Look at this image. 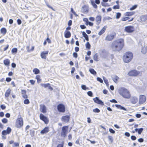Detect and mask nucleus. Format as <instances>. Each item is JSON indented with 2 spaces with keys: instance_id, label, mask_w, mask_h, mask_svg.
Listing matches in <instances>:
<instances>
[{
  "instance_id": "nucleus-58",
  "label": "nucleus",
  "mask_w": 147,
  "mask_h": 147,
  "mask_svg": "<svg viewBox=\"0 0 147 147\" xmlns=\"http://www.w3.org/2000/svg\"><path fill=\"white\" fill-rule=\"evenodd\" d=\"M72 21L70 20L68 22V25L69 26H71L72 24Z\"/></svg>"
},
{
  "instance_id": "nucleus-57",
  "label": "nucleus",
  "mask_w": 147,
  "mask_h": 147,
  "mask_svg": "<svg viewBox=\"0 0 147 147\" xmlns=\"http://www.w3.org/2000/svg\"><path fill=\"white\" fill-rule=\"evenodd\" d=\"M11 80V79L10 78H7L6 79V81L7 82H9Z\"/></svg>"
},
{
  "instance_id": "nucleus-28",
  "label": "nucleus",
  "mask_w": 147,
  "mask_h": 147,
  "mask_svg": "<svg viewBox=\"0 0 147 147\" xmlns=\"http://www.w3.org/2000/svg\"><path fill=\"white\" fill-rule=\"evenodd\" d=\"M82 33L83 37H84V38L87 41H88L89 40L88 36L86 34V33L84 32H82Z\"/></svg>"
},
{
  "instance_id": "nucleus-4",
  "label": "nucleus",
  "mask_w": 147,
  "mask_h": 147,
  "mask_svg": "<svg viewBox=\"0 0 147 147\" xmlns=\"http://www.w3.org/2000/svg\"><path fill=\"white\" fill-rule=\"evenodd\" d=\"M140 71L136 69H133L129 71L127 75L130 77H137L140 75Z\"/></svg>"
},
{
  "instance_id": "nucleus-30",
  "label": "nucleus",
  "mask_w": 147,
  "mask_h": 147,
  "mask_svg": "<svg viewBox=\"0 0 147 147\" xmlns=\"http://www.w3.org/2000/svg\"><path fill=\"white\" fill-rule=\"evenodd\" d=\"M10 63L8 59H6L4 61V63L6 65H8Z\"/></svg>"
},
{
  "instance_id": "nucleus-20",
  "label": "nucleus",
  "mask_w": 147,
  "mask_h": 147,
  "mask_svg": "<svg viewBox=\"0 0 147 147\" xmlns=\"http://www.w3.org/2000/svg\"><path fill=\"white\" fill-rule=\"evenodd\" d=\"M141 52L143 54H145L147 53V47L146 46H144L142 48Z\"/></svg>"
},
{
  "instance_id": "nucleus-56",
  "label": "nucleus",
  "mask_w": 147,
  "mask_h": 147,
  "mask_svg": "<svg viewBox=\"0 0 147 147\" xmlns=\"http://www.w3.org/2000/svg\"><path fill=\"white\" fill-rule=\"evenodd\" d=\"M80 28L82 29H84L86 28V26L84 25H80Z\"/></svg>"
},
{
  "instance_id": "nucleus-6",
  "label": "nucleus",
  "mask_w": 147,
  "mask_h": 147,
  "mask_svg": "<svg viewBox=\"0 0 147 147\" xmlns=\"http://www.w3.org/2000/svg\"><path fill=\"white\" fill-rule=\"evenodd\" d=\"M68 126H63L62 128V131L61 133V136L64 138L66 136V134L68 131Z\"/></svg>"
},
{
  "instance_id": "nucleus-62",
  "label": "nucleus",
  "mask_w": 147,
  "mask_h": 147,
  "mask_svg": "<svg viewBox=\"0 0 147 147\" xmlns=\"http://www.w3.org/2000/svg\"><path fill=\"white\" fill-rule=\"evenodd\" d=\"M9 23L10 24H12L13 23V20L12 19H10L9 20Z\"/></svg>"
},
{
  "instance_id": "nucleus-15",
  "label": "nucleus",
  "mask_w": 147,
  "mask_h": 147,
  "mask_svg": "<svg viewBox=\"0 0 147 147\" xmlns=\"http://www.w3.org/2000/svg\"><path fill=\"white\" fill-rule=\"evenodd\" d=\"M115 35L110 34L108 35L106 38V40L108 41H111L114 38Z\"/></svg>"
},
{
  "instance_id": "nucleus-36",
  "label": "nucleus",
  "mask_w": 147,
  "mask_h": 147,
  "mask_svg": "<svg viewBox=\"0 0 147 147\" xmlns=\"http://www.w3.org/2000/svg\"><path fill=\"white\" fill-rule=\"evenodd\" d=\"M121 16V14L119 12H118L116 13V18L118 19L120 18Z\"/></svg>"
},
{
  "instance_id": "nucleus-41",
  "label": "nucleus",
  "mask_w": 147,
  "mask_h": 147,
  "mask_svg": "<svg viewBox=\"0 0 147 147\" xmlns=\"http://www.w3.org/2000/svg\"><path fill=\"white\" fill-rule=\"evenodd\" d=\"M24 102L25 104H28L29 103L30 101L28 99H26L24 100Z\"/></svg>"
},
{
  "instance_id": "nucleus-13",
  "label": "nucleus",
  "mask_w": 147,
  "mask_h": 147,
  "mask_svg": "<svg viewBox=\"0 0 147 147\" xmlns=\"http://www.w3.org/2000/svg\"><path fill=\"white\" fill-rule=\"evenodd\" d=\"M70 119V117L69 115L63 116L61 117V120L65 122H68Z\"/></svg>"
},
{
  "instance_id": "nucleus-14",
  "label": "nucleus",
  "mask_w": 147,
  "mask_h": 147,
  "mask_svg": "<svg viewBox=\"0 0 147 147\" xmlns=\"http://www.w3.org/2000/svg\"><path fill=\"white\" fill-rule=\"evenodd\" d=\"M130 101L132 104H136L138 101V99L136 96H133L131 98Z\"/></svg>"
},
{
  "instance_id": "nucleus-37",
  "label": "nucleus",
  "mask_w": 147,
  "mask_h": 147,
  "mask_svg": "<svg viewBox=\"0 0 147 147\" xmlns=\"http://www.w3.org/2000/svg\"><path fill=\"white\" fill-rule=\"evenodd\" d=\"M93 111L94 113H99L100 111L98 108H96L93 109Z\"/></svg>"
},
{
  "instance_id": "nucleus-38",
  "label": "nucleus",
  "mask_w": 147,
  "mask_h": 147,
  "mask_svg": "<svg viewBox=\"0 0 147 147\" xmlns=\"http://www.w3.org/2000/svg\"><path fill=\"white\" fill-rule=\"evenodd\" d=\"M113 8L114 9H119L120 8V7L119 5H118L114 6Z\"/></svg>"
},
{
  "instance_id": "nucleus-17",
  "label": "nucleus",
  "mask_w": 147,
  "mask_h": 147,
  "mask_svg": "<svg viewBox=\"0 0 147 147\" xmlns=\"http://www.w3.org/2000/svg\"><path fill=\"white\" fill-rule=\"evenodd\" d=\"M49 51H43L40 54V56L42 58L46 59V55H47Z\"/></svg>"
},
{
  "instance_id": "nucleus-35",
  "label": "nucleus",
  "mask_w": 147,
  "mask_h": 147,
  "mask_svg": "<svg viewBox=\"0 0 147 147\" xmlns=\"http://www.w3.org/2000/svg\"><path fill=\"white\" fill-rule=\"evenodd\" d=\"M86 47L88 49H90V45L88 42H87L86 44Z\"/></svg>"
},
{
  "instance_id": "nucleus-7",
  "label": "nucleus",
  "mask_w": 147,
  "mask_h": 147,
  "mask_svg": "<svg viewBox=\"0 0 147 147\" xmlns=\"http://www.w3.org/2000/svg\"><path fill=\"white\" fill-rule=\"evenodd\" d=\"M124 30L128 33H131L135 31V28L133 26H128L125 27Z\"/></svg>"
},
{
  "instance_id": "nucleus-54",
  "label": "nucleus",
  "mask_w": 147,
  "mask_h": 147,
  "mask_svg": "<svg viewBox=\"0 0 147 147\" xmlns=\"http://www.w3.org/2000/svg\"><path fill=\"white\" fill-rule=\"evenodd\" d=\"M17 22L18 25H20L22 23L21 20L20 19H18L17 20Z\"/></svg>"
},
{
  "instance_id": "nucleus-63",
  "label": "nucleus",
  "mask_w": 147,
  "mask_h": 147,
  "mask_svg": "<svg viewBox=\"0 0 147 147\" xmlns=\"http://www.w3.org/2000/svg\"><path fill=\"white\" fill-rule=\"evenodd\" d=\"M30 83L32 84V85H34L35 82L33 80H30Z\"/></svg>"
},
{
  "instance_id": "nucleus-1",
  "label": "nucleus",
  "mask_w": 147,
  "mask_h": 147,
  "mask_svg": "<svg viewBox=\"0 0 147 147\" xmlns=\"http://www.w3.org/2000/svg\"><path fill=\"white\" fill-rule=\"evenodd\" d=\"M124 45V39L120 38L113 41L112 43L111 47L113 51L119 52L123 49Z\"/></svg>"
},
{
  "instance_id": "nucleus-11",
  "label": "nucleus",
  "mask_w": 147,
  "mask_h": 147,
  "mask_svg": "<svg viewBox=\"0 0 147 147\" xmlns=\"http://www.w3.org/2000/svg\"><path fill=\"white\" fill-rule=\"evenodd\" d=\"M134 19V18H132L130 19V18L126 16L122 17L121 18V20L122 21H125L128 20V22H130L132 21Z\"/></svg>"
},
{
  "instance_id": "nucleus-53",
  "label": "nucleus",
  "mask_w": 147,
  "mask_h": 147,
  "mask_svg": "<svg viewBox=\"0 0 147 147\" xmlns=\"http://www.w3.org/2000/svg\"><path fill=\"white\" fill-rule=\"evenodd\" d=\"M19 144L18 143H15L14 144L13 147H18L19 146Z\"/></svg>"
},
{
  "instance_id": "nucleus-40",
  "label": "nucleus",
  "mask_w": 147,
  "mask_h": 147,
  "mask_svg": "<svg viewBox=\"0 0 147 147\" xmlns=\"http://www.w3.org/2000/svg\"><path fill=\"white\" fill-rule=\"evenodd\" d=\"M11 129L10 127H8L7 128V130L6 131H7V134H10V133L11 131Z\"/></svg>"
},
{
  "instance_id": "nucleus-44",
  "label": "nucleus",
  "mask_w": 147,
  "mask_h": 147,
  "mask_svg": "<svg viewBox=\"0 0 147 147\" xmlns=\"http://www.w3.org/2000/svg\"><path fill=\"white\" fill-rule=\"evenodd\" d=\"M143 130V128H140L139 129H138V134H141V133L142 132Z\"/></svg>"
},
{
  "instance_id": "nucleus-42",
  "label": "nucleus",
  "mask_w": 147,
  "mask_h": 147,
  "mask_svg": "<svg viewBox=\"0 0 147 147\" xmlns=\"http://www.w3.org/2000/svg\"><path fill=\"white\" fill-rule=\"evenodd\" d=\"M107 28V26H105L102 29V34L103 33L105 32Z\"/></svg>"
},
{
  "instance_id": "nucleus-64",
  "label": "nucleus",
  "mask_w": 147,
  "mask_h": 147,
  "mask_svg": "<svg viewBox=\"0 0 147 147\" xmlns=\"http://www.w3.org/2000/svg\"><path fill=\"white\" fill-rule=\"evenodd\" d=\"M103 92L104 94H107L108 92V91L107 90L105 89L103 90Z\"/></svg>"
},
{
  "instance_id": "nucleus-33",
  "label": "nucleus",
  "mask_w": 147,
  "mask_h": 147,
  "mask_svg": "<svg viewBox=\"0 0 147 147\" xmlns=\"http://www.w3.org/2000/svg\"><path fill=\"white\" fill-rule=\"evenodd\" d=\"M91 4L94 7V8H96L97 7V6L95 4V3L92 0L91 1Z\"/></svg>"
},
{
  "instance_id": "nucleus-61",
  "label": "nucleus",
  "mask_w": 147,
  "mask_h": 147,
  "mask_svg": "<svg viewBox=\"0 0 147 147\" xmlns=\"http://www.w3.org/2000/svg\"><path fill=\"white\" fill-rule=\"evenodd\" d=\"M125 136L128 137H129L130 136L129 133L128 132H126L125 133Z\"/></svg>"
},
{
  "instance_id": "nucleus-22",
  "label": "nucleus",
  "mask_w": 147,
  "mask_h": 147,
  "mask_svg": "<svg viewBox=\"0 0 147 147\" xmlns=\"http://www.w3.org/2000/svg\"><path fill=\"white\" fill-rule=\"evenodd\" d=\"M101 17L100 16H96V23L97 25L99 24L101 22Z\"/></svg>"
},
{
  "instance_id": "nucleus-27",
  "label": "nucleus",
  "mask_w": 147,
  "mask_h": 147,
  "mask_svg": "<svg viewBox=\"0 0 147 147\" xmlns=\"http://www.w3.org/2000/svg\"><path fill=\"white\" fill-rule=\"evenodd\" d=\"M11 90L10 88H8L6 90L5 93V96L6 97H8L10 94Z\"/></svg>"
},
{
  "instance_id": "nucleus-21",
  "label": "nucleus",
  "mask_w": 147,
  "mask_h": 147,
  "mask_svg": "<svg viewBox=\"0 0 147 147\" xmlns=\"http://www.w3.org/2000/svg\"><path fill=\"white\" fill-rule=\"evenodd\" d=\"M135 13L134 11L127 12L125 13L124 15L125 16L128 17L133 15Z\"/></svg>"
},
{
  "instance_id": "nucleus-60",
  "label": "nucleus",
  "mask_w": 147,
  "mask_h": 147,
  "mask_svg": "<svg viewBox=\"0 0 147 147\" xmlns=\"http://www.w3.org/2000/svg\"><path fill=\"white\" fill-rule=\"evenodd\" d=\"M110 102H114L116 103L117 102V101L114 99H112V100H110Z\"/></svg>"
},
{
  "instance_id": "nucleus-49",
  "label": "nucleus",
  "mask_w": 147,
  "mask_h": 147,
  "mask_svg": "<svg viewBox=\"0 0 147 147\" xmlns=\"http://www.w3.org/2000/svg\"><path fill=\"white\" fill-rule=\"evenodd\" d=\"M107 53L106 52H104L103 51L102 52V55L103 57H104V55H107Z\"/></svg>"
},
{
  "instance_id": "nucleus-9",
  "label": "nucleus",
  "mask_w": 147,
  "mask_h": 147,
  "mask_svg": "<svg viewBox=\"0 0 147 147\" xmlns=\"http://www.w3.org/2000/svg\"><path fill=\"white\" fill-rule=\"evenodd\" d=\"M39 117L40 119L44 121L45 124H47L48 123L49 120L48 118L42 114L40 113V114Z\"/></svg>"
},
{
  "instance_id": "nucleus-50",
  "label": "nucleus",
  "mask_w": 147,
  "mask_h": 147,
  "mask_svg": "<svg viewBox=\"0 0 147 147\" xmlns=\"http://www.w3.org/2000/svg\"><path fill=\"white\" fill-rule=\"evenodd\" d=\"M73 57L75 58H77L78 57V54L76 52H74L73 53Z\"/></svg>"
},
{
  "instance_id": "nucleus-25",
  "label": "nucleus",
  "mask_w": 147,
  "mask_h": 147,
  "mask_svg": "<svg viewBox=\"0 0 147 147\" xmlns=\"http://www.w3.org/2000/svg\"><path fill=\"white\" fill-rule=\"evenodd\" d=\"M115 106L118 108L119 109H120L123 110L124 111H127L126 109L124 107L121 106V105H119L116 104L115 105Z\"/></svg>"
},
{
  "instance_id": "nucleus-19",
  "label": "nucleus",
  "mask_w": 147,
  "mask_h": 147,
  "mask_svg": "<svg viewBox=\"0 0 147 147\" xmlns=\"http://www.w3.org/2000/svg\"><path fill=\"white\" fill-rule=\"evenodd\" d=\"M112 78L113 81L116 83L118 82V81L119 79V78L116 75L113 76L112 77Z\"/></svg>"
},
{
  "instance_id": "nucleus-3",
  "label": "nucleus",
  "mask_w": 147,
  "mask_h": 147,
  "mask_svg": "<svg viewBox=\"0 0 147 147\" xmlns=\"http://www.w3.org/2000/svg\"><path fill=\"white\" fill-rule=\"evenodd\" d=\"M119 93L124 98L129 99L131 98V94L125 88H121L119 91Z\"/></svg>"
},
{
  "instance_id": "nucleus-39",
  "label": "nucleus",
  "mask_w": 147,
  "mask_h": 147,
  "mask_svg": "<svg viewBox=\"0 0 147 147\" xmlns=\"http://www.w3.org/2000/svg\"><path fill=\"white\" fill-rule=\"evenodd\" d=\"M82 89L84 90H86V89H88V88H87L86 86L84 85H82L81 86Z\"/></svg>"
},
{
  "instance_id": "nucleus-51",
  "label": "nucleus",
  "mask_w": 147,
  "mask_h": 147,
  "mask_svg": "<svg viewBox=\"0 0 147 147\" xmlns=\"http://www.w3.org/2000/svg\"><path fill=\"white\" fill-rule=\"evenodd\" d=\"M131 139L133 140H135L136 139V137L134 136H132L131 137Z\"/></svg>"
},
{
  "instance_id": "nucleus-12",
  "label": "nucleus",
  "mask_w": 147,
  "mask_h": 147,
  "mask_svg": "<svg viewBox=\"0 0 147 147\" xmlns=\"http://www.w3.org/2000/svg\"><path fill=\"white\" fill-rule=\"evenodd\" d=\"M40 111L43 113H46L47 112V108L45 105H40Z\"/></svg>"
},
{
  "instance_id": "nucleus-23",
  "label": "nucleus",
  "mask_w": 147,
  "mask_h": 147,
  "mask_svg": "<svg viewBox=\"0 0 147 147\" xmlns=\"http://www.w3.org/2000/svg\"><path fill=\"white\" fill-rule=\"evenodd\" d=\"M94 102L97 104H101V100H100L97 97H96L93 99Z\"/></svg>"
},
{
  "instance_id": "nucleus-2",
  "label": "nucleus",
  "mask_w": 147,
  "mask_h": 147,
  "mask_svg": "<svg viewBox=\"0 0 147 147\" xmlns=\"http://www.w3.org/2000/svg\"><path fill=\"white\" fill-rule=\"evenodd\" d=\"M133 54L131 52L127 51L124 53L122 59L125 63H127L130 62L133 59Z\"/></svg>"
},
{
  "instance_id": "nucleus-31",
  "label": "nucleus",
  "mask_w": 147,
  "mask_h": 147,
  "mask_svg": "<svg viewBox=\"0 0 147 147\" xmlns=\"http://www.w3.org/2000/svg\"><path fill=\"white\" fill-rule=\"evenodd\" d=\"M90 72L93 75H95L96 74V71L94 70V69H91L89 70Z\"/></svg>"
},
{
  "instance_id": "nucleus-43",
  "label": "nucleus",
  "mask_w": 147,
  "mask_h": 147,
  "mask_svg": "<svg viewBox=\"0 0 147 147\" xmlns=\"http://www.w3.org/2000/svg\"><path fill=\"white\" fill-rule=\"evenodd\" d=\"M17 49L16 48H13L12 49L11 52L12 53H16L17 52Z\"/></svg>"
},
{
  "instance_id": "nucleus-10",
  "label": "nucleus",
  "mask_w": 147,
  "mask_h": 147,
  "mask_svg": "<svg viewBox=\"0 0 147 147\" xmlns=\"http://www.w3.org/2000/svg\"><path fill=\"white\" fill-rule=\"evenodd\" d=\"M58 110L60 112H64L65 110V106L62 104H59L57 106Z\"/></svg>"
},
{
  "instance_id": "nucleus-34",
  "label": "nucleus",
  "mask_w": 147,
  "mask_h": 147,
  "mask_svg": "<svg viewBox=\"0 0 147 147\" xmlns=\"http://www.w3.org/2000/svg\"><path fill=\"white\" fill-rule=\"evenodd\" d=\"M138 7V5H135L133 6L132 7H131L130 9V10L132 11L134 10L137 8Z\"/></svg>"
},
{
  "instance_id": "nucleus-8",
  "label": "nucleus",
  "mask_w": 147,
  "mask_h": 147,
  "mask_svg": "<svg viewBox=\"0 0 147 147\" xmlns=\"http://www.w3.org/2000/svg\"><path fill=\"white\" fill-rule=\"evenodd\" d=\"M146 100V96L143 95H141L139 96V103L141 105L144 104Z\"/></svg>"
},
{
  "instance_id": "nucleus-29",
  "label": "nucleus",
  "mask_w": 147,
  "mask_h": 147,
  "mask_svg": "<svg viewBox=\"0 0 147 147\" xmlns=\"http://www.w3.org/2000/svg\"><path fill=\"white\" fill-rule=\"evenodd\" d=\"M34 73L35 74H39L40 72L39 70L37 68H34L33 70Z\"/></svg>"
},
{
  "instance_id": "nucleus-55",
  "label": "nucleus",
  "mask_w": 147,
  "mask_h": 147,
  "mask_svg": "<svg viewBox=\"0 0 147 147\" xmlns=\"http://www.w3.org/2000/svg\"><path fill=\"white\" fill-rule=\"evenodd\" d=\"M0 107L2 109H5L6 108V106L3 105H1Z\"/></svg>"
},
{
  "instance_id": "nucleus-24",
  "label": "nucleus",
  "mask_w": 147,
  "mask_h": 147,
  "mask_svg": "<svg viewBox=\"0 0 147 147\" xmlns=\"http://www.w3.org/2000/svg\"><path fill=\"white\" fill-rule=\"evenodd\" d=\"M0 31L1 33L3 35H5L7 32L6 29L5 28H1Z\"/></svg>"
},
{
  "instance_id": "nucleus-16",
  "label": "nucleus",
  "mask_w": 147,
  "mask_h": 147,
  "mask_svg": "<svg viewBox=\"0 0 147 147\" xmlns=\"http://www.w3.org/2000/svg\"><path fill=\"white\" fill-rule=\"evenodd\" d=\"M49 131V128L48 127H45L43 130L40 131V134H43L48 132Z\"/></svg>"
},
{
  "instance_id": "nucleus-48",
  "label": "nucleus",
  "mask_w": 147,
  "mask_h": 147,
  "mask_svg": "<svg viewBox=\"0 0 147 147\" xmlns=\"http://www.w3.org/2000/svg\"><path fill=\"white\" fill-rule=\"evenodd\" d=\"M2 134L3 135H5L7 134V131L5 130H3L2 132Z\"/></svg>"
},
{
  "instance_id": "nucleus-47",
  "label": "nucleus",
  "mask_w": 147,
  "mask_h": 147,
  "mask_svg": "<svg viewBox=\"0 0 147 147\" xmlns=\"http://www.w3.org/2000/svg\"><path fill=\"white\" fill-rule=\"evenodd\" d=\"M88 95L90 97L92 96L93 93L91 91H89L87 92Z\"/></svg>"
},
{
  "instance_id": "nucleus-32",
  "label": "nucleus",
  "mask_w": 147,
  "mask_h": 147,
  "mask_svg": "<svg viewBox=\"0 0 147 147\" xmlns=\"http://www.w3.org/2000/svg\"><path fill=\"white\" fill-rule=\"evenodd\" d=\"M104 81L105 84H106L107 86H109V82L108 80L107 79L105 78L104 77H103Z\"/></svg>"
},
{
  "instance_id": "nucleus-46",
  "label": "nucleus",
  "mask_w": 147,
  "mask_h": 147,
  "mask_svg": "<svg viewBox=\"0 0 147 147\" xmlns=\"http://www.w3.org/2000/svg\"><path fill=\"white\" fill-rule=\"evenodd\" d=\"M7 119L6 118H3L2 120V121L3 123H6L7 122Z\"/></svg>"
},
{
  "instance_id": "nucleus-18",
  "label": "nucleus",
  "mask_w": 147,
  "mask_h": 147,
  "mask_svg": "<svg viewBox=\"0 0 147 147\" xmlns=\"http://www.w3.org/2000/svg\"><path fill=\"white\" fill-rule=\"evenodd\" d=\"M140 21L142 22H145L147 20V15H142L140 17Z\"/></svg>"
},
{
  "instance_id": "nucleus-26",
  "label": "nucleus",
  "mask_w": 147,
  "mask_h": 147,
  "mask_svg": "<svg viewBox=\"0 0 147 147\" xmlns=\"http://www.w3.org/2000/svg\"><path fill=\"white\" fill-rule=\"evenodd\" d=\"M71 35L70 32L69 31H67L65 34V37L67 38L70 37Z\"/></svg>"
},
{
  "instance_id": "nucleus-45",
  "label": "nucleus",
  "mask_w": 147,
  "mask_h": 147,
  "mask_svg": "<svg viewBox=\"0 0 147 147\" xmlns=\"http://www.w3.org/2000/svg\"><path fill=\"white\" fill-rule=\"evenodd\" d=\"M98 56L96 54L94 55V59L96 61H98Z\"/></svg>"
},
{
  "instance_id": "nucleus-59",
  "label": "nucleus",
  "mask_w": 147,
  "mask_h": 147,
  "mask_svg": "<svg viewBox=\"0 0 147 147\" xmlns=\"http://www.w3.org/2000/svg\"><path fill=\"white\" fill-rule=\"evenodd\" d=\"M102 5L103 6H109V5H108V3H102Z\"/></svg>"
},
{
  "instance_id": "nucleus-52",
  "label": "nucleus",
  "mask_w": 147,
  "mask_h": 147,
  "mask_svg": "<svg viewBox=\"0 0 147 147\" xmlns=\"http://www.w3.org/2000/svg\"><path fill=\"white\" fill-rule=\"evenodd\" d=\"M109 131L112 134H114L115 133V131L111 128L109 129Z\"/></svg>"
},
{
  "instance_id": "nucleus-5",
  "label": "nucleus",
  "mask_w": 147,
  "mask_h": 147,
  "mask_svg": "<svg viewBox=\"0 0 147 147\" xmlns=\"http://www.w3.org/2000/svg\"><path fill=\"white\" fill-rule=\"evenodd\" d=\"M23 125V121L22 118H18L16 122V126L17 128H20L22 127Z\"/></svg>"
}]
</instances>
